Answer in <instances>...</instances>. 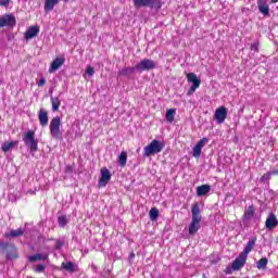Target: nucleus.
Returning <instances> with one entry per match:
<instances>
[{
  "label": "nucleus",
  "instance_id": "8",
  "mask_svg": "<svg viewBox=\"0 0 278 278\" xmlns=\"http://www.w3.org/2000/svg\"><path fill=\"white\" fill-rule=\"evenodd\" d=\"M16 25V17L12 14H5L0 16V28L1 27H14Z\"/></svg>",
  "mask_w": 278,
  "mask_h": 278
},
{
  "label": "nucleus",
  "instance_id": "14",
  "mask_svg": "<svg viewBox=\"0 0 278 278\" xmlns=\"http://www.w3.org/2000/svg\"><path fill=\"white\" fill-rule=\"evenodd\" d=\"M40 34V28L38 26H30L24 34L25 40H31V38H36Z\"/></svg>",
  "mask_w": 278,
  "mask_h": 278
},
{
  "label": "nucleus",
  "instance_id": "12",
  "mask_svg": "<svg viewBox=\"0 0 278 278\" xmlns=\"http://www.w3.org/2000/svg\"><path fill=\"white\" fill-rule=\"evenodd\" d=\"M247 257L242 253L239 254V257H237L232 262V270H240V268L244 267V264H247Z\"/></svg>",
  "mask_w": 278,
  "mask_h": 278
},
{
  "label": "nucleus",
  "instance_id": "15",
  "mask_svg": "<svg viewBox=\"0 0 278 278\" xmlns=\"http://www.w3.org/2000/svg\"><path fill=\"white\" fill-rule=\"evenodd\" d=\"M255 242H257V238L253 237L250 239L244 247L243 251L241 252V255H244L245 257H249V253L255 249Z\"/></svg>",
  "mask_w": 278,
  "mask_h": 278
},
{
  "label": "nucleus",
  "instance_id": "44",
  "mask_svg": "<svg viewBox=\"0 0 278 278\" xmlns=\"http://www.w3.org/2000/svg\"><path fill=\"white\" fill-rule=\"evenodd\" d=\"M67 169H71V166H67Z\"/></svg>",
  "mask_w": 278,
  "mask_h": 278
},
{
  "label": "nucleus",
  "instance_id": "3",
  "mask_svg": "<svg viewBox=\"0 0 278 278\" xmlns=\"http://www.w3.org/2000/svg\"><path fill=\"white\" fill-rule=\"evenodd\" d=\"M24 144L28 147L30 154L35 155L38 151V139H36V132L34 130H28L23 138Z\"/></svg>",
  "mask_w": 278,
  "mask_h": 278
},
{
  "label": "nucleus",
  "instance_id": "23",
  "mask_svg": "<svg viewBox=\"0 0 278 278\" xmlns=\"http://www.w3.org/2000/svg\"><path fill=\"white\" fill-rule=\"evenodd\" d=\"M210 190H212V186L202 185L197 187V194L198 197H205V194H208Z\"/></svg>",
  "mask_w": 278,
  "mask_h": 278
},
{
  "label": "nucleus",
  "instance_id": "40",
  "mask_svg": "<svg viewBox=\"0 0 278 278\" xmlns=\"http://www.w3.org/2000/svg\"><path fill=\"white\" fill-rule=\"evenodd\" d=\"M251 49H252V51H260V45L258 43H252Z\"/></svg>",
  "mask_w": 278,
  "mask_h": 278
},
{
  "label": "nucleus",
  "instance_id": "18",
  "mask_svg": "<svg viewBox=\"0 0 278 278\" xmlns=\"http://www.w3.org/2000/svg\"><path fill=\"white\" fill-rule=\"evenodd\" d=\"M38 116L41 127H47L49 125V114L47 111L45 109L39 110Z\"/></svg>",
  "mask_w": 278,
  "mask_h": 278
},
{
  "label": "nucleus",
  "instance_id": "11",
  "mask_svg": "<svg viewBox=\"0 0 278 278\" xmlns=\"http://www.w3.org/2000/svg\"><path fill=\"white\" fill-rule=\"evenodd\" d=\"M207 142L208 139L204 137L193 147V157H201V151L203 150V147L207 144Z\"/></svg>",
  "mask_w": 278,
  "mask_h": 278
},
{
  "label": "nucleus",
  "instance_id": "6",
  "mask_svg": "<svg viewBox=\"0 0 278 278\" xmlns=\"http://www.w3.org/2000/svg\"><path fill=\"white\" fill-rule=\"evenodd\" d=\"M62 125V121L60 119V116H55L50 122V134L52 138H60L62 136V132L60 131V127Z\"/></svg>",
  "mask_w": 278,
  "mask_h": 278
},
{
  "label": "nucleus",
  "instance_id": "39",
  "mask_svg": "<svg viewBox=\"0 0 278 278\" xmlns=\"http://www.w3.org/2000/svg\"><path fill=\"white\" fill-rule=\"evenodd\" d=\"M270 175H275V172H270V173L263 175V177H262L263 181H267V179H270Z\"/></svg>",
  "mask_w": 278,
  "mask_h": 278
},
{
  "label": "nucleus",
  "instance_id": "21",
  "mask_svg": "<svg viewBox=\"0 0 278 278\" xmlns=\"http://www.w3.org/2000/svg\"><path fill=\"white\" fill-rule=\"evenodd\" d=\"M29 262H45L47 260H49V254L47 253H37V254H34V255H30L28 257Z\"/></svg>",
  "mask_w": 278,
  "mask_h": 278
},
{
  "label": "nucleus",
  "instance_id": "35",
  "mask_svg": "<svg viewBox=\"0 0 278 278\" xmlns=\"http://www.w3.org/2000/svg\"><path fill=\"white\" fill-rule=\"evenodd\" d=\"M46 269H47V265H45V264L35 265L33 267V270L35 273H45Z\"/></svg>",
  "mask_w": 278,
  "mask_h": 278
},
{
  "label": "nucleus",
  "instance_id": "27",
  "mask_svg": "<svg viewBox=\"0 0 278 278\" xmlns=\"http://www.w3.org/2000/svg\"><path fill=\"white\" fill-rule=\"evenodd\" d=\"M258 10L261 14H264V16H268V13L270 12V9H268V4L266 2L258 0Z\"/></svg>",
  "mask_w": 278,
  "mask_h": 278
},
{
  "label": "nucleus",
  "instance_id": "30",
  "mask_svg": "<svg viewBox=\"0 0 278 278\" xmlns=\"http://www.w3.org/2000/svg\"><path fill=\"white\" fill-rule=\"evenodd\" d=\"M117 162L122 168H125V166H127V152L126 151L121 152V154L117 159Z\"/></svg>",
  "mask_w": 278,
  "mask_h": 278
},
{
  "label": "nucleus",
  "instance_id": "25",
  "mask_svg": "<svg viewBox=\"0 0 278 278\" xmlns=\"http://www.w3.org/2000/svg\"><path fill=\"white\" fill-rule=\"evenodd\" d=\"M136 72V67H124L118 71V75L122 77H129L130 75H134Z\"/></svg>",
  "mask_w": 278,
  "mask_h": 278
},
{
  "label": "nucleus",
  "instance_id": "43",
  "mask_svg": "<svg viewBox=\"0 0 278 278\" xmlns=\"http://www.w3.org/2000/svg\"><path fill=\"white\" fill-rule=\"evenodd\" d=\"M271 3H278V0H270Z\"/></svg>",
  "mask_w": 278,
  "mask_h": 278
},
{
  "label": "nucleus",
  "instance_id": "24",
  "mask_svg": "<svg viewBox=\"0 0 278 278\" xmlns=\"http://www.w3.org/2000/svg\"><path fill=\"white\" fill-rule=\"evenodd\" d=\"M61 268L67 270V273H75L77 270V264L73 262H63Z\"/></svg>",
  "mask_w": 278,
  "mask_h": 278
},
{
  "label": "nucleus",
  "instance_id": "26",
  "mask_svg": "<svg viewBox=\"0 0 278 278\" xmlns=\"http://www.w3.org/2000/svg\"><path fill=\"white\" fill-rule=\"evenodd\" d=\"M25 233V230L23 228H18L16 230H11L10 232L5 233L7 238H20V236H23Z\"/></svg>",
  "mask_w": 278,
  "mask_h": 278
},
{
  "label": "nucleus",
  "instance_id": "9",
  "mask_svg": "<svg viewBox=\"0 0 278 278\" xmlns=\"http://www.w3.org/2000/svg\"><path fill=\"white\" fill-rule=\"evenodd\" d=\"M227 114H228L227 108L219 106L218 109H216L214 114V118L216 123H218L219 125H223V123H225V121L227 119Z\"/></svg>",
  "mask_w": 278,
  "mask_h": 278
},
{
  "label": "nucleus",
  "instance_id": "37",
  "mask_svg": "<svg viewBox=\"0 0 278 278\" xmlns=\"http://www.w3.org/2000/svg\"><path fill=\"white\" fill-rule=\"evenodd\" d=\"M36 84L39 88H42V86H45V84H47V79L46 78H41L39 80H36Z\"/></svg>",
  "mask_w": 278,
  "mask_h": 278
},
{
  "label": "nucleus",
  "instance_id": "2",
  "mask_svg": "<svg viewBox=\"0 0 278 278\" xmlns=\"http://www.w3.org/2000/svg\"><path fill=\"white\" fill-rule=\"evenodd\" d=\"M164 142L160 140H152L150 144L143 148V155L146 157H151V155H155L157 153H162L164 150Z\"/></svg>",
  "mask_w": 278,
  "mask_h": 278
},
{
  "label": "nucleus",
  "instance_id": "34",
  "mask_svg": "<svg viewBox=\"0 0 278 278\" xmlns=\"http://www.w3.org/2000/svg\"><path fill=\"white\" fill-rule=\"evenodd\" d=\"M94 75V67L88 65L85 70L84 77H92Z\"/></svg>",
  "mask_w": 278,
  "mask_h": 278
},
{
  "label": "nucleus",
  "instance_id": "33",
  "mask_svg": "<svg viewBox=\"0 0 278 278\" xmlns=\"http://www.w3.org/2000/svg\"><path fill=\"white\" fill-rule=\"evenodd\" d=\"M157 216H160V211L156 207L150 210V218L151 220H156Z\"/></svg>",
  "mask_w": 278,
  "mask_h": 278
},
{
  "label": "nucleus",
  "instance_id": "4",
  "mask_svg": "<svg viewBox=\"0 0 278 278\" xmlns=\"http://www.w3.org/2000/svg\"><path fill=\"white\" fill-rule=\"evenodd\" d=\"M0 253H7V260H16L18 252L14 244L5 243L0 241Z\"/></svg>",
  "mask_w": 278,
  "mask_h": 278
},
{
  "label": "nucleus",
  "instance_id": "1",
  "mask_svg": "<svg viewBox=\"0 0 278 278\" xmlns=\"http://www.w3.org/2000/svg\"><path fill=\"white\" fill-rule=\"evenodd\" d=\"M191 223L189 225V235L194 236L201 229V207L199 203L191 206Z\"/></svg>",
  "mask_w": 278,
  "mask_h": 278
},
{
  "label": "nucleus",
  "instance_id": "5",
  "mask_svg": "<svg viewBox=\"0 0 278 278\" xmlns=\"http://www.w3.org/2000/svg\"><path fill=\"white\" fill-rule=\"evenodd\" d=\"M135 8H154L160 10L162 8V0H132Z\"/></svg>",
  "mask_w": 278,
  "mask_h": 278
},
{
  "label": "nucleus",
  "instance_id": "31",
  "mask_svg": "<svg viewBox=\"0 0 278 278\" xmlns=\"http://www.w3.org/2000/svg\"><path fill=\"white\" fill-rule=\"evenodd\" d=\"M59 227L64 228L68 225V217L66 215H60L58 217Z\"/></svg>",
  "mask_w": 278,
  "mask_h": 278
},
{
  "label": "nucleus",
  "instance_id": "16",
  "mask_svg": "<svg viewBox=\"0 0 278 278\" xmlns=\"http://www.w3.org/2000/svg\"><path fill=\"white\" fill-rule=\"evenodd\" d=\"M255 216V206L252 204L244 210L243 223H249Z\"/></svg>",
  "mask_w": 278,
  "mask_h": 278
},
{
  "label": "nucleus",
  "instance_id": "36",
  "mask_svg": "<svg viewBox=\"0 0 278 278\" xmlns=\"http://www.w3.org/2000/svg\"><path fill=\"white\" fill-rule=\"evenodd\" d=\"M62 247H64V240H60V239L55 240L54 249H56V251H60Z\"/></svg>",
  "mask_w": 278,
  "mask_h": 278
},
{
  "label": "nucleus",
  "instance_id": "42",
  "mask_svg": "<svg viewBox=\"0 0 278 278\" xmlns=\"http://www.w3.org/2000/svg\"><path fill=\"white\" fill-rule=\"evenodd\" d=\"M134 257H136L135 253H130V260H134Z\"/></svg>",
  "mask_w": 278,
  "mask_h": 278
},
{
  "label": "nucleus",
  "instance_id": "10",
  "mask_svg": "<svg viewBox=\"0 0 278 278\" xmlns=\"http://www.w3.org/2000/svg\"><path fill=\"white\" fill-rule=\"evenodd\" d=\"M110 179H112V174L110 173V169L108 167H104L101 169V178L99 180V186L101 188H105L108 184L110 182Z\"/></svg>",
  "mask_w": 278,
  "mask_h": 278
},
{
  "label": "nucleus",
  "instance_id": "29",
  "mask_svg": "<svg viewBox=\"0 0 278 278\" xmlns=\"http://www.w3.org/2000/svg\"><path fill=\"white\" fill-rule=\"evenodd\" d=\"M176 114H177V109L167 110L165 113V118H166L167 123H173V121H175Z\"/></svg>",
  "mask_w": 278,
  "mask_h": 278
},
{
  "label": "nucleus",
  "instance_id": "19",
  "mask_svg": "<svg viewBox=\"0 0 278 278\" xmlns=\"http://www.w3.org/2000/svg\"><path fill=\"white\" fill-rule=\"evenodd\" d=\"M187 81L189 84H192L191 86H193L194 88H199V86H201V79H199V77L194 73L187 74Z\"/></svg>",
  "mask_w": 278,
  "mask_h": 278
},
{
  "label": "nucleus",
  "instance_id": "41",
  "mask_svg": "<svg viewBox=\"0 0 278 278\" xmlns=\"http://www.w3.org/2000/svg\"><path fill=\"white\" fill-rule=\"evenodd\" d=\"M0 5H4V7L10 5V0H0Z\"/></svg>",
  "mask_w": 278,
  "mask_h": 278
},
{
  "label": "nucleus",
  "instance_id": "32",
  "mask_svg": "<svg viewBox=\"0 0 278 278\" xmlns=\"http://www.w3.org/2000/svg\"><path fill=\"white\" fill-rule=\"evenodd\" d=\"M266 266H268V258H266V257L261 258L256 263V268H258V270H264V268H266Z\"/></svg>",
  "mask_w": 278,
  "mask_h": 278
},
{
  "label": "nucleus",
  "instance_id": "17",
  "mask_svg": "<svg viewBox=\"0 0 278 278\" xmlns=\"http://www.w3.org/2000/svg\"><path fill=\"white\" fill-rule=\"evenodd\" d=\"M66 60L64 58H56L52 61V64L49 68V73H55V71H58L61 66L64 65V62Z\"/></svg>",
  "mask_w": 278,
  "mask_h": 278
},
{
  "label": "nucleus",
  "instance_id": "22",
  "mask_svg": "<svg viewBox=\"0 0 278 278\" xmlns=\"http://www.w3.org/2000/svg\"><path fill=\"white\" fill-rule=\"evenodd\" d=\"M14 147H18V141H5L2 143L1 149L4 153L12 151Z\"/></svg>",
  "mask_w": 278,
  "mask_h": 278
},
{
  "label": "nucleus",
  "instance_id": "7",
  "mask_svg": "<svg viewBox=\"0 0 278 278\" xmlns=\"http://www.w3.org/2000/svg\"><path fill=\"white\" fill-rule=\"evenodd\" d=\"M135 68L139 73L144 71H153V68H155V62L151 59H143L135 65Z\"/></svg>",
  "mask_w": 278,
  "mask_h": 278
},
{
  "label": "nucleus",
  "instance_id": "20",
  "mask_svg": "<svg viewBox=\"0 0 278 278\" xmlns=\"http://www.w3.org/2000/svg\"><path fill=\"white\" fill-rule=\"evenodd\" d=\"M61 0H46L45 2V12H53V8L60 3ZM65 3H68V0H64Z\"/></svg>",
  "mask_w": 278,
  "mask_h": 278
},
{
  "label": "nucleus",
  "instance_id": "28",
  "mask_svg": "<svg viewBox=\"0 0 278 278\" xmlns=\"http://www.w3.org/2000/svg\"><path fill=\"white\" fill-rule=\"evenodd\" d=\"M51 105H52V112H58L60 110V105H62V101L58 97H51L50 98Z\"/></svg>",
  "mask_w": 278,
  "mask_h": 278
},
{
  "label": "nucleus",
  "instance_id": "13",
  "mask_svg": "<svg viewBox=\"0 0 278 278\" xmlns=\"http://www.w3.org/2000/svg\"><path fill=\"white\" fill-rule=\"evenodd\" d=\"M277 226H278L277 216H275L274 213H270L265 222V227L270 231L273 229H276Z\"/></svg>",
  "mask_w": 278,
  "mask_h": 278
},
{
  "label": "nucleus",
  "instance_id": "38",
  "mask_svg": "<svg viewBox=\"0 0 278 278\" xmlns=\"http://www.w3.org/2000/svg\"><path fill=\"white\" fill-rule=\"evenodd\" d=\"M199 87H193V86H191L190 88H189V90L187 91V96L188 97H192V93L193 92H197V89H198Z\"/></svg>",
  "mask_w": 278,
  "mask_h": 278
}]
</instances>
